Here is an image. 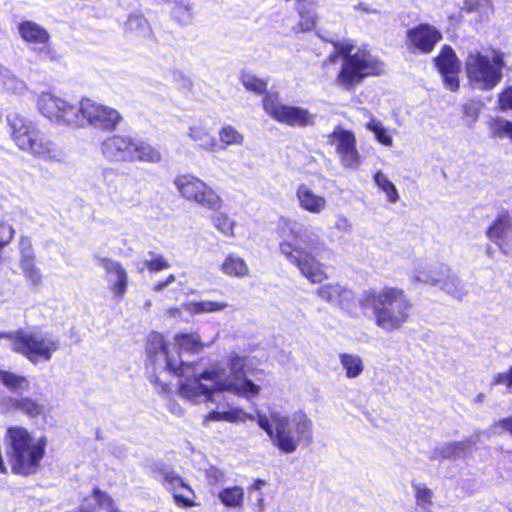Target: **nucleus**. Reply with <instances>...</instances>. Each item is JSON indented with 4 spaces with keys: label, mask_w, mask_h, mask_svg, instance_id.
<instances>
[{
    "label": "nucleus",
    "mask_w": 512,
    "mask_h": 512,
    "mask_svg": "<svg viewBox=\"0 0 512 512\" xmlns=\"http://www.w3.org/2000/svg\"><path fill=\"white\" fill-rule=\"evenodd\" d=\"M360 9H362L365 12H370V13H376L377 12L376 10L368 9L364 4H360Z\"/></svg>",
    "instance_id": "obj_62"
},
{
    "label": "nucleus",
    "mask_w": 512,
    "mask_h": 512,
    "mask_svg": "<svg viewBox=\"0 0 512 512\" xmlns=\"http://www.w3.org/2000/svg\"><path fill=\"white\" fill-rule=\"evenodd\" d=\"M491 386H504L506 391L512 394V366L504 372L495 374Z\"/></svg>",
    "instance_id": "obj_46"
},
{
    "label": "nucleus",
    "mask_w": 512,
    "mask_h": 512,
    "mask_svg": "<svg viewBox=\"0 0 512 512\" xmlns=\"http://www.w3.org/2000/svg\"><path fill=\"white\" fill-rule=\"evenodd\" d=\"M220 142L225 146L230 145H241L244 137L234 127L227 125L221 128L219 131Z\"/></svg>",
    "instance_id": "obj_39"
},
{
    "label": "nucleus",
    "mask_w": 512,
    "mask_h": 512,
    "mask_svg": "<svg viewBox=\"0 0 512 512\" xmlns=\"http://www.w3.org/2000/svg\"><path fill=\"white\" fill-rule=\"evenodd\" d=\"M295 196L298 206L305 212L319 215L327 209L328 201L326 197L317 194L312 187L306 183L297 185Z\"/></svg>",
    "instance_id": "obj_20"
},
{
    "label": "nucleus",
    "mask_w": 512,
    "mask_h": 512,
    "mask_svg": "<svg viewBox=\"0 0 512 512\" xmlns=\"http://www.w3.org/2000/svg\"><path fill=\"white\" fill-rule=\"evenodd\" d=\"M329 143L335 147L343 167L356 170L362 162L356 148V137L352 131L336 127L329 135Z\"/></svg>",
    "instance_id": "obj_15"
},
{
    "label": "nucleus",
    "mask_w": 512,
    "mask_h": 512,
    "mask_svg": "<svg viewBox=\"0 0 512 512\" xmlns=\"http://www.w3.org/2000/svg\"><path fill=\"white\" fill-rule=\"evenodd\" d=\"M334 52L327 62L335 63L342 59L340 69L335 77V84L345 91H354L369 77L385 73V63L366 46L356 47L350 39L331 41Z\"/></svg>",
    "instance_id": "obj_5"
},
{
    "label": "nucleus",
    "mask_w": 512,
    "mask_h": 512,
    "mask_svg": "<svg viewBox=\"0 0 512 512\" xmlns=\"http://www.w3.org/2000/svg\"><path fill=\"white\" fill-rule=\"evenodd\" d=\"M504 54L493 51L490 55L470 52L465 59V73L469 85L477 90L494 89L502 80Z\"/></svg>",
    "instance_id": "obj_11"
},
{
    "label": "nucleus",
    "mask_w": 512,
    "mask_h": 512,
    "mask_svg": "<svg viewBox=\"0 0 512 512\" xmlns=\"http://www.w3.org/2000/svg\"><path fill=\"white\" fill-rule=\"evenodd\" d=\"M0 338H7L13 351L22 354L34 364L50 360L60 348L57 337L42 331L0 332Z\"/></svg>",
    "instance_id": "obj_12"
},
{
    "label": "nucleus",
    "mask_w": 512,
    "mask_h": 512,
    "mask_svg": "<svg viewBox=\"0 0 512 512\" xmlns=\"http://www.w3.org/2000/svg\"><path fill=\"white\" fill-rule=\"evenodd\" d=\"M96 505L107 512H118L114 508L112 498L99 489H94L92 495L84 500L78 512H91L95 509Z\"/></svg>",
    "instance_id": "obj_27"
},
{
    "label": "nucleus",
    "mask_w": 512,
    "mask_h": 512,
    "mask_svg": "<svg viewBox=\"0 0 512 512\" xmlns=\"http://www.w3.org/2000/svg\"><path fill=\"white\" fill-rule=\"evenodd\" d=\"M182 307L184 311L194 316L223 311L228 307V303L216 301H187L182 304Z\"/></svg>",
    "instance_id": "obj_28"
},
{
    "label": "nucleus",
    "mask_w": 512,
    "mask_h": 512,
    "mask_svg": "<svg viewBox=\"0 0 512 512\" xmlns=\"http://www.w3.org/2000/svg\"><path fill=\"white\" fill-rule=\"evenodd\" d=\"M248 359L238 354L229 357V370L220 363H214L204 370V378L215 383L216 389L231 392L238 396L250 397L259 394L260 386L245 377Z\"/></svg>",
    "instance_id": "obj_10"
},
{
    "label": "nucleus",
    "mask_w": 512,
    "mask_h": 512,
    "mask_svg": "<svg viewBox=\"0 0 512 512\" xmlns=\"http://www.w3.org/2000/svg\"><path fill=\"white\" fill-rule=\"evenodd\" d=\"M0 381L12 391L29 389V381L26 377L8 371L0 370Z\"/></svg>",
    "instance_id": "obj_34"
},
{
    "label": "nucleus",
    "mask_w": 512,
    "mask_h": 512,
    "mask_svg": "<svg viewBox=\"0 0 512 512\" xmlns=\"http://www.w3.org/2000/svg\"><path fill=\"white\" fill-rule=\"evenodd\" d=\"M438 286L447 294H450L457 299H462L467 294L465 284L455 275H448L445 279L440 278Z\"/></svg>",
    "instance_id": "obj_32"
},
{
    "label": "nucleus",
    "mask_w": 512,
    "mask_h": 512,
    "mask_svg": "<svg viewBox=\"0 0 512 512\" xmlns=\"http://www.w3.org/2000/svg\"><path fill=\"white\" fill-rule=\"evenodd\" d=\"M413 280L424 284H430L437 286L440 283V277L438 274L427 270L425 268H418L413 272Z\"/></svg>",
    "instance_id": "obj_45"
},
{
    "label": "nucleus",
    "mask_w": 512,
    "mask_h": 512,
    "mask_svg": "<svg viewBox=\"0 0 512 512\" xmlns=\"http://www.w3.org/2000/svg\"><path fill=\"white\" fill-rule=\"evenodd\" d=\"M176 278L173 274H170L164 281L166 283L167 286H169L170 284H172L173 282H175Z\"/></svg>",
    "instance_id": "obj_60"
},
{
    "label": "nucleus",
    "mask_w": 512,
    "mask_h": 512,
    "mask_svg": "<svg viewBox=\"0 0 512 512\" xmlns=\"http://www.w3.org/2000/svg\"><path fill=\"white\" fill-rule=\"evenodd\" d=\"M262 106L273 120L291 127L310 126L315 122V116L307 109L284 104L277 92L266 93Z\"/></svg>",
    "instance_id": "obj_14"
},
{
    "label": "nucleus",
    "mask_w": 512,
    "mask_h": 512,
    "mask_svg": "<svg viewBox=\"0 0 512 512\" xmlns=\"http://www.w3.org/2000/svg\"><path fill=\"white\" fill-rule=\"evenodd\" d=\"M163 482L167 489L172 492L177 505L181 507L196 505L194 491L175 472L167 471L163 473Z\"/></svg>",
    "instance_id": "obj_22"
},
{
    "label": "nucleus",
    "mask_w": 512,
    "mask_h": 512,
    "mask_svg": "<svg viewBox=\"0 0 512 512\" xmlns=\"http://www.w3.org/2000/svg\"><path fill=\"white\" fill-rule=\"evenodd\" d=\"M334 227L339 232L349 233L352 229V224L346 216L338 215L335 219Z\"/></svg>",
    "instance_id": "obj_52"
},
{
    "label": "nucleus",
    "mask_w": 512,
    "mask_h": 512,
    "mask_svg": "<svg viewBox=\"0 0 512 512\" xmlns=\"http://www.w3.org/2000/svg\"><path fill=\"white\" fill-rule=\"evenodd\" d=\"M479 112L480 106L477 102L471 101L463 105L464 120L469 126L477 121Z\"/></svg>",
    "instance_id": "obj_47"
},
{
    "label": "nucleus",
    "mask_w": 512,
    "mask_h": 512,
    "mask_svg": "<svg viewBox=\"0 0 512 512\" xmlns=\"http://www.w3.org/2000/svg\"><path fill=\"white\" fill-rule=\"evenodd\" d=\"M220 269L225 275L230 277L242 278L249 273L246 262L235 254H229L221 264Z\"/></svg>",
    "instance_id": "obj_30"
},
{
    "label": "nucleus",
    "mask_w": 512,
    "mask_h": 512,
    "mask_svg": "<svg viewBox=\"0 0 512 512\" xmlns=\"http://www.w3.org/2000/svg\"><path fill=\"white\" fill-rule=\"evenodd\" d=\"M498 104L501 111L512 110V86L499 94Z\"/></svg>",
    "instance_id": "obj_51"
},
{
    "label": "nucleus",
    "mask_w": 512,
    "mask_h": 512,
    "mask_svg": "<svg viewBox=\"0 0 512 512\" xmlns=\"http://www.w3.org/2000/svg\"><path fill=\"white\" fill-rule=\"evenodd\" d=\"M189 138L198 143V146L207 152H213L217 143L209 129L202 124H194L190 126L188 132Z\"/></svg>",
    "instance_id": "obj_26"
},
{
    "label": "nucleus",
    "mask_w": 512,
    "mask_h": 512,
    "mask_svg": "<svg viewBox=\"0 0 512 512\" xmlns=\"http://www.w3.org/2000/svg\"><path fill=\"white\" fill-rule=\"evenodd\" d=\"M471 440L449 443L441 448V455L444 458L460 457L471 446Z\"/></svg>",
    "instance_id": "obj_41"
},
{
    "label": "nucleus",
    "mask_w": 512,
    "mask_h": 512,
    "mask_svg": "<svg viewBox=\"0 0 512 512\" xmlns=\"http://www.w3.org/2000/svg\"><path fill=\"white\" fill-rule=\"evenodd\" d=\"M486 235L504 254L512 256V221L507 212L498 215Z\"/></svg>",
    "instance_id": "obj_18"
},
{
    "label": "nucleus",
    "mask_w": 512,
    "mask_h": 512,
    "mask_svg": "<svg viewBox=\"0 0 512 512\" xmlns=\"http://www.w3.org/2000/svg\"><path fill=\"white\" fill-rule=\"evenodd\" d=\"M265 485V481L263 480H256L253 485L251 486V489H254V490H260L262 488V486Z\"/></svg>",
    "instance_id": "obj_59"
},
{
    "label": "nucleus",
    "mask_w": 512,
    "mask_h": 512,
    "mask_svg": "<svg viewBox=\"0 0 512 512\" xmlns=\"http://www.w3.org/2000/svg\"><path fill=\"white\" fill-rule=\"evenodd\" d=\"M360 302L372 310L375 325L387 333L400 330L409 320L413 308L406 292L392 286L365 291Z\"/></svg>",
    "instance_id": "obj_6"
},
{
    "label": "nucleus",
    "mask_w": 512,
    "mask_h": 512,
    "mask_svg": "<svg viewBox=\"0 0 512 512\" xmlns=\"http://www.w3.org/2000/svg\"><path fill=\"white\" fill-rule=\"evenodd\" d=\"M317 296L330 304L350 310L353 306V292L337 283H327L316 290Z\"/></svg>",
    "instance_id": "obj_21"
},
{
    "label": "nucleus",
    "mask_w": 512,
    "mask_h": 512,
    "mask_svg": "<svg viewBox=\"0 0 512 512\" xmlns=\"http://www.w3.org/2000/svg\"><path fill=\"white\" fill-rule=\"evenodd\" d=\"M12 82L15 83L14 87H7L8 89H14V90H22L24 88V84L21 81H18L16 79H12Z\"/></svg>",
    "instance_id": "obj_58"
},
{
    "label": "nucleus",
    "mask_w": 512,
    "mask_h": 512,
    "mask_svg": "<svg viewBox=\"0 0 512 512\" xmlns=\"http://www.w3.org/2000/svg\"><path fill=\"white\" fill-rule=\"evenodd\" d=\"M338 359L346 378L355 379L363 373L364 361L358 354L340 353Z\"/></svg>",
    "instance_id": "obj_25"
},
{
    "label": "nucleus",
    "mask_w": 512,
    "mask_h": 512,
    "mask_svg": "<svg viewBox=\"0 0 512 512\" xmlns=\"http://www.w3.org/2000/svg\"><path fill=\"white\" fill-rule=\"evenodd\" d=\"M24 41L33 44H47L50 35L45 28L33 21H24L18 27Z\"/></svg>",
    "instance_id": "obj_24"
},
{
    "label": "nucleus",
    "mask_w": 512,
    "mask_h": 512,
    "mask_svg": "<svg viewBox=\"0 0 512 512\" xmlns=\"http://www.w3.org/2000/svg\"><path fill=\"white\" fill-rule=\"evenodd\" d=\"M20 268L24 277L33 285H39L42 281V273L35 263V258L20 260Z\"/></svg>",
    "instance_id": "obj_38"
},
{
    "label": "nucleus",
    "mask_w": 512,
    "mask_h": 512,
    "mask_svg": "<svg viewBox=\"0 0 512 512\" xmlns=\"http://www.w3.org/2000/svg\"><path fill=\"white\" fill-rule=\"evenodd\" d=\"M281 254L312 283L327 278L324 266L317 257L326 250L325 243L311 229L299 222L286 220L281 229Z\"/></svg>",
    "instance_id": "obj_4"
},
{
    "label": "nucleus",
    "mask_w": 512,
    "mask_h": 512,
    "mask_svg": "<svg viewBox=\"0 0 512 512\" xmlns=\"http://www.w3.org/2000/svg\"><path fill=\"white\" fill-rule=\"evenodd\" d=\"M264 511V499L262 497H259L258 499V512Z\"/></svg>",
    "instance_id": "obj_61"
},
{
    "label": "nucleus",
    "mask_w": 512,
    "mask_h": 512,
    "mask_svg": "<svg viewBox=\"0 0 512 512\" xmlns=\"http://www.w3.org/2000/svg\"><path fill=\"white\" fill-rule=\"evenodd\" d=\"M209 421H223L222 420V412L221 410H214V411H211L210 413H208L205 417H204V424H206L207 422Z\"/></svg>",
    "instance_id": "obj_53"
},
{
    "label": "nucleus",
    "mask_w": 512,
    "mask_h": 512,
    "mask_svg": "<svg viewBox=\"0 0 512 512\" xmlns=\"http://www.w3.org/2000/svg\"><path fill=\"white\" fill-rule=\"evenodd\" d=\"M492 434L500 435L505 432L512 435V417L496 421L490 428Z\"/></svg>",
    "instance_id": "obj_50"
},
{
    "label": "nucleus",
    "mask_w": 512,
    "mask_h": 512,
    "mask_svg": "<svg viewBox=\"0 0 512 512\" xmlns=\"http://www.w3.org/2000/svg\"><path fill=\"white\" fill-rule=\"evenodd\" d=\"M147 352L156 371L167 370L181 377L178 392L187 401L194 404L213 402L214 394L221 392L216 389L215 383H211L210 386L204 383V381L210 382L209 379L203 377L204 371L195 373L194 366L184 363L179 352L173 354L161 334L151 333L149 335Z\"/></svg>",
    "instance_id": "obj_3"
},
{
    "label": "nucleus",
    "mask_w": 512,
    "mask_h": 512,
    "mask_svg": "<svg viewBox=\"0 0 512 512\" xmlns=\"http://www.w3.org/2000/svg\"><path fill=\"white\" fill-rule=\"evenodd\" d=\"M463 9L467 12H475L480 17H488L494 10L492 0H464Z\"/></svg>",
    "instance_id": "obj_37"
},
{
    "label": "nucleus",
    "mask_w": 512,
    "mask_h": 512,
    "mask_svg": "<svg viewBox=\"0 0 512 512\" xmlns=\"http://www.w3.org/2000/svg\"><path fill=\"white\" fill-rule=\"evenodd\" d=\"M20 260L35 258V253L29 237L21 236L19 239Z\"/></svg>",
    "instance_id": "obj_49"
},
{
    "label": "nucleus",
    "mask_w": 512,
    "mask_h": 512,
    "mask_svg": "<svg viewBox=\"0 0 512 512\" xmlns=\"http://www.w3.org/2000/svg\"><path fill=\"white\" fill-rule=\"evenodd\" d=\"M359 112L365 119H367V122L370 121L371 118H375L373 114L366 108L359 109Z\"/></svg>",
    "instance_id": "obj_57"
},
{
    "label": "nucleus",
    "mask_w": 512,
    "mask_h": 512,
    "mask_svg": "<svg viewBox=\"0 0 512 512\" xmlns=\"http://www.w3.org/2000/svg\"><path fill=\"white\" fill-rule=\"evenodd\" d=\"M221 412L222 420L229 423L256 420L273 446L283 454L296 452L302 442H310L312 438V420L301 410L291 415H286L276 409H270L267 414L257 411L255 415H252L237 407L221 410Z\"/></svg>",
    "instance_id": "obj_1"
},
{
    "label": "nucleus",
    "mask_w": 512,
    "mask_h": 512,
    "mask_svg": "<svg viewBox=\"0 0 512 512\" xmlns=\"http://www.w3.org/2000/svg\"><path fill=\"white\" fill-rule=\"evenodd\" d=\"M207 346L196 332H181L174 336L173 349L179 352L198 354Z\"/></svg>",
    "instance_id": "obj_23"
},
{
    "label": "nucleus",
    "mask_w": 512,
    "mask_h": 512,
    "mask_svg": "<svg viewBox=\"0 0 512 512\" xmlns=\"http://www.w3.org/2000/svg\"><path fill=\"white\" fill-rule=\"evenodd\" d=\"M218 497L226 507H240L244 500V490L240 486L225 488Z\"/></svg>",
    "instance_id": "obj_33"
},
{
    "label": "nucleus",
    "mask_w": 512,
    "mask_h": 512,
    "mask_svg": "<svg viewBox=\"0 0 512 512\" xmlns=\"http://www.w3.org/2000/svg\"><path fill=\"white\" fill-rule=\"evenodd\" d=\"M5 441L12 471L24 476L35 474L45 454L46 439L34 437L21 426H12L7 429Z\"/></svg>",
    "instance_id": "obj_8"
},
{
    "label": "nucleus",
    "mask_w": 512,
    "mask_h": 512,
    "mask_svg": "<svg viewBox=\"0 0 512 512\" xmlns=\"http://www.w3.org/2000/svg\"><path fill=\"white\" fill-rule=\"evenodd\" d=\"M374 182L383 193L386 194L387 200L390 203H396L399 200V194L396 186L388 179V177L381 171L374 174Z\"/></svg>",
    "instance_id": "obj_36"
},
{
    "label": "nucleus",
    "mask_w": 512,
    "mask_h": 512,
    "mask_svg": "<svg viewBox=\"0 0 512 512\" xmlns=\"http://www.w3.org/2000/svg\"><path fill=\"white\" fill-rule=\"evenodd\" d=\"M166 287H168L165 283V281H159L157 283L154 284L153 286V291L155 292H161L162 290H164Z\"/></svg>",
    "instance_id": "obj_56"
},
{
    "label": "nucleus",
    "mask_w": 512,
    "mask_h": 512,
    "mask_svg": "<svg viewBox=\"0 0 512 512\" xmlns=\"http://www.w3.org/2000/svg\"><path fill=\"white\" fill-rule=\"evenodd\" d=\"M365 127L374 134L379 143L387 147L393 146V138L380 120L371 118L370 121L366 122Z\"/></svg>",
    "instance_id": "obj_35"
},
{
    "label": "nucleus",
    "mask_w": 512,
    "mask_h": 512,
    "mask_svg": "<svg viewBox=\"0 0 512 512\" xmlns=\"http://www.w3.org/2000/svg\"><path fill=\"white\" fill-rule=\"evenodd\" d=\"M146 268L151 272H158L170 267L169 262L161 255H156L152 259L145 260Z\"/></svg>",
    "instance_id": "obj_48"
},
{
    "label": "nucleus",
    "mask_w": 512,
    "mask_h": 512,
    "mask_svg": "<svg viewBox=\"0 0 512 512\" xmlns=\"http://www.w3.org/2000/svg\"><path fill=\"white\" fill-rule=\"evenodd\" d=\"M243 86L252 92L261 94L266 91L267 82L251 73H243L241 77Z\"/></svg>",
    "instance_id": "obj_42"
},
{
    "label": "nucleus",
    "mask_w": 512,
    "mask_h": 512,
    "mask_svg": "<svg viewBox=\"0 0 512 512\" xmlns=\"http://www.w3.org/2000/svg\"><path fill=\"white\" fill-rule=\"evenodd\" d=\"M435 64L443 77L446 87L452 91L457 90L459 87V63L452 48L444 46L440 55L435 58Z\"/></svg>",
    "instance_id": "obj_19"
},
{
    "label": "nucleus",
    "mask_w": 512,
    "mask_h": 512,
    "mask_svg": "<svg viewBox=\"0 0 512 512\" xmlns=\"http://www.w3.org/2000/svg\"><path fill=\"white\" fill-rule=\"evenodd\" d=\"M296 11L299 16L296 32H308L316 28L318 17L312 2L296 6Z\"/></svg>",
    "instance_id": "obj_29"
},
{
    "label": "nucleus",
    "mask_w": 512,
    "mask_h": 512,
    "mask_svg": "<svg viewBox=\"0 0 512 512\" xmlns=\"http://www.w3.org/2000/svg\"><path fill=\"white\" fill-rule=\"evenodd\" d=\"M484 397H485V396H484V394H479V395L477 396V398H476V401H477V402H482V401H483V399H484Z\"/></svg>",
    "instance_id": "obj_63"
},
{
    "label": "nucleus",
    "mask_w": 512,
    "mask_h": 512,
    "mask_svg": "<svg viewBox=\"0 0 512 512\" xmlns=\"http://www.w3.org/2000/svg\"><path fill=\"white\" fill-rule=\"evenodd\" d=\"M37 107L51 123L64 127L91 126L101 131L111 132L122 121L118 110L90 98H82L75 105L54 94L42 93L37 99Z\"/></svg>",
    "instance_id": "obj_2"
},
{
    "label": "nucleus",
    "mask_w": 512,
    "mask_h": 512,
    "mask_svg": "<svg viewBox=\"0 0 512 512\" xmlns=\"http://www.w3.org/2000/svg\"><path fill=\"white\" fill-rule=\"evenodd\" d=\"M173 184L183 199L202 208L218 211L224 206L223 198L205 181L191 173L177 175Z\"/></svg>",
    "instance_id": "obj_13"
},
{
    "label": "nucleus",
    "mask_w": 512,
    "mask_h": 512,
    "mask_svg": "<svg viewBox=\"0 0 512 512\" xmlns=\"http://www.w3.org/2000/svg\"><path fill=\"white\" fill-rule=\"evenodd\" d=\"M168 407L169 411L175 415L181 416L183 414L182 407L176 402H171Z\"/></svg>",
    "instance_id": "obj_55"
},
{
    "label": "nucleus",
    "mask_w": 512,
    "mask_h": 512,
    "mask_svg": "<svg viewBox=\"0 0 512 512\" xmlns=\"http://www.w3.org/2000/svg\"><path fill=\"white\" fill-rule=\"evenodd\" d=\"M489 129L495 137L512 136V122L503 118H494L489 122Z\"/></svg>",
    "instance_id": "obj_40"
},
{
    "label": "nucleus",
    "mask_w": 512,
    "mask_h": 512,
    "mask_svg": "<svg viewBox=\"0 0 512 512\" xmlns=\"http://www.w3.org/2000/svg\"><path fill=\"white\" fill-rule=\"evenodd\" d=\"M441 39V33L428 24H421L407 32V45L412 52L428 54Z\"/></svg>",
    "instance_id": "obj_17"
},
{
    "label": "nucleus",
    "mask_w": 512,
    "mask_h": 512,
    "mask_svg": "<svg viewBox=\"0 0 512 512\" xmlns=\"http://www.w3.org/2000/svg\"><path fill=\"white\" fill-rule=\"evenodd\" d=\"M100 151L110 163L156 164L162 160V155L156 147L125 134H115L104 139Z\"/></svg>",
    "instance_id": "obj_9"
},
{
    "label": "nucleus",
    "mask_w": 512,
    "mask_h": 512,
    "mask_svg": "<svg viewBox=\"0 0 512 512\" xmlns=\"http://www.w3.org/2000/svg\"><path fill=\"white\" fill-rule=\"evenodd\" d=\"M7 121L11 128L12 140L19 150L34 159L45 162H65L64 150L40 131L33 122L17 113L8 115Z\"/></svg>",
    "instance_id": "obj_7"
},
{
    "label": "nucleus",
    "mask_w": 512,
    "mask_h": 512,
    "mask_svg": "<svg viewBox=\"0 0 512 512\" xmlns=\"http://www.w3.org/2000/svg\"><path fill=\"white\" fill-rule=\"evenodd\" d=\"M96 263L105 271L104 278L109 285L114 299L122 300L129 284L128 274L122 264L107 257H98Z\"/></svg>",
    "instance_id": "obj_16"
},
{
    "label": "nucleus",
    "mask_w": 512,
    "mask_h": 512,
    "mask_svg": "<svg viewBox=\"0 0 512 512\" xmlns=\"http://www.w3.org/2000/svg\"><path fill=\"white\" fill-rule=\"evenodd\" d=\"M14 405L17 409L31 417H36L43 412L42 406L30 398L17 399Z\"/></svg>",
    "instance_id": "obj_43"
},
{
    "label": "nucleus",
    "mask_w": 512,
    "mask_h": 512,
    "mask_svg": "<svg viewBox=\"0 0 512 512\" xmlns=\"http://www.w3.org/2000/svg\"><path fill=\"white\" fill-rule=\"evenodd\" d=\"M214 212L215 214L211 216V223L213 227L225 237H234L237 222L226 212L221 211V209Z\"/></svg>",
    "instance_id": "obj_31"
},
{
    "label": "nucleus",
    "mask_w": 512,
    "mask_h": 512,
    "mask_svg": "<svg viewBox=\"0 0 512 512\" xmlns=\"http://www.w3.org/2000/svg\"><path fill=\"white\" fill-rule=\"evenodd\" d=\"M183 307L182 305L180 307H173V308H169L167 311H166V315L170 318H174V319H179L181 318V315H182V311H183Z\"/></svg>",
    "instance_id": "obj_54"
},
{
    "label": "nucleus",
    "mask_w": 512,
    "mask_h": 512,
    "mask_svg": "<svg viewBox=\"0 0 512 512\" xmlns=\"http://www.w3.org/2000/svg\"><path fill=\"white\" fill-rule=\"evenodd\" d=\"M413 489L419 507L426 509L427 506L432 504L433 492L429 488L421 484H413Z\"/></svg>",
    "instance_id": "obj_44"
}]
</instances>
